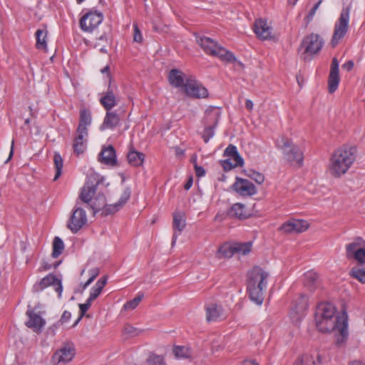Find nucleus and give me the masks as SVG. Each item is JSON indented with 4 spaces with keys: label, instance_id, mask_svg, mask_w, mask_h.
I'll use <instances>...</instances> for the list:
<instances>
[{
    "label": "nucleus",
    "instance_id": "16",
    "mask_svg": "<svg viewBox=\"0 0 365 365\" xmlns=\"http://www.w3.org/2000/svg\"><path fill=\"white\" fill-rule=\"evenodd\" d=\"M75 355V349L72 344H66L56 351L52 356V363L54 365L66 364L71 361Z\"/></svg>",
    "mask_w": 365,
    "mask_h": 365
},
{
    "label": "nucleus",
    "instance_id": "27",
    "mask_svg": "<svg viewBox=\"0 0 365 365\" xmlns=\"http://www.w3.org/2000/svg\"><path fill=\"white\" fill-rule=\"evenodd\" d=\"M227 215L230 218L245 220L250 216V213L246 210L245 205L237 202L233 204L228 210Z\"/></svg>",
    "mask_w": 365,
    "mask_h": 365
},
{
    "label": "nucleus",
    "instance_id": "42",
    "mask_svg": "<svg viewBox=\"0 0 365 365\" xmlns=\"http://www.w3.org/2000/svg\"><path fill=\"white\" fill-rule=\"evenodd\" d=\"M144 297L143 293L139 292L137 296L133 299L132 300H130L127 302L123 307L125 309H134L138 304L140 302V301L143 299Z\"/></svg>",
    "mask_w": 365,
    "mask_h": 365
},
{
    "label": "nucleus",
    "instance_id": "61",
    "mask_svg": "<svg viewBox=\"0 0 365 365\" xmlns=\"http://www.w3.org/2000/svg\"><path fill=\"white\" fill-rule=\"evenodd\" d=\"M253 106H254L253 102L251 100H250V99L246 100L245 107L247 110H252L253 108Z\"/></svg>",
    "mask_w": 365,
    "mask_h": 365
},
{
    "label": "nucleus",
    "instance_id": "62",
    "mask_svg": "<svg viewBox=\"0 0 365 365\" xmlns=\"http://www.w3.org/2000/svg\"><path fill=\"white\" fill-rule=\"evenodd\" d=\"M192 178H190L187 182L185 184L184 188L187 190H189L192 185Z\"/></svg>",
    "mask_w": 365,
    "mask_h": 365
},
{
    "label": "nucleus",
    "instance_id": "53",
    "mask_svg": "<svg viewBox=\"0 0 365 365\" xmlns=\"http://www.w3.org/2000/svg\"><path fill=\"white\" fill-rule=\"evenodd\" d=\"M92 301L87 299L84 304H79L81 317H83L91 305Z\"/></svg>",
    "mask_w": 365,
    "mask_h": 365
},
{
    "label": "nucleus",
    "instance_id": "4",
    "mask_svg": "<svg viewBox=\"0 0 365 365\" xmlns=\"http://www.w3.org/2000/svg\"><path fill=\"white\" fill-rule=\"evenodd\" d=\"M197 41L204 52L207 55L217 57L226 63H235L236 66L242 68L244 67V64L237 59L232 52L220 46L213 39L202 36Z\"/></svg>",
    "mask_w": 365,
    "mask_h": 365
},
{
    "label": "nucleus",
    "instance_id": "12",
    "mask_svg": "<svg viewBox=\"0 0 365 365\" xmlns=\"http://www.w3.org/2000/svg\"><path fill=\"white\" fill-rule=\"evenodd\" d=\"M51 285L55 287V289L58 293V296L60 297L63 292L61 281L53 274H48L41 279L40 282L34 284L33 286V291L35 292H40Z\"/></svg>",
    "mask_w": 365,
    "mask_h": 365
},
{
    "label": "nucleus",
    "instance_id": "25",
    "mask_svg": "<svg viewBox=\"0 0 365 365\" xmlns=\"http://www.w3.org/2000/svg\"><path fill=\"white\" fill-rule=\"evenodd\" d=\"M120 118L116 111L106 110V114L103 119V122L101 125V130L110 129L113 130L119 125Z\"/></svg>",
    "mask_w": 365,
    "mask_h": 365
},
{
    "label": "nucleus",
    "instance_id": "14",
    "mask_svg": "<svg viewBox=\"0 0 365 365\" xmlns=\"http://www.w3.org/2000/svg\"><path fill=\"white\" fill-rule=\"evenodd\" d=\"M232 187L233 190L243 197L252 196L257 193L256 187L252 182L238 177L236 178Z\"/></svg>",
    "mask_w": 365,
    "mask_h": 365
},
{
    "label": "nucleus",
    "instance_id": "19",
    "mask_svg": "<svg viewBox=\"0 0 365 365\" xmlns=\"http://www.w3.org/2000/svg\"><path fill=\"white\" fill-rule=\"evenodd\" d=\"M26 314L29 317L26 325L36 332H41L46 324V321L38 314L35 313L30 307Z\"/></svg>",
    "mask_w": 365,
    "mask_h": 365
},
{
    "label": "nucleus",
    "instance_id": "28",
    "mask_svg": "<svg viewBox=\"0 0 365 365\" xmlns=\"http://www.w3.org/2000/svg\"><path fill=\"white\" fill-rule=\"evenodd\" d=\"M91 121L92 117L91 111L86 108L81 110L79 124L76 133L88 132V127L91 125Z\"/></svg>",
    "mask_w": 365,
    "mask_h": 365
},
{
    "label": "nucleus",
    "instance_id": "48",
    "mask_svg": "<svg viewBox=\"0 0 365 365\" xmlns=\"http://www.w3.org/2000/svg\"><path fill=\"white\" fill-rule=\"evenodd\" d=\"M219 253L224 257H231L235 255V252L232 249V245L230 246L223 245L219 248Z\"/></svg>",
    "mask_w": 365,
    "mask_h": 365
},
{
    "label": "nucleus",
    "instance_id": "43",
    "mask_svg": "<svg viewBox=\"0 0 365 365\" xmlns=\"http://www.w3.org/2000/svg\"><path fill=\"white\" fill-rule=\"evenodd\" d=\"M322 1V0H319L317 4H315L314 6L309 11L308 14L304 19V27L305 28H307L308 26V25L309 24V23L312 21V19H313L314 16H315L316 12L317 11V9H319Z\"/></svg>",
    "mask_w": 365,
    "mask_h": 365
},
{
    "label": "nucleus",
    "instance_id": "56",
    "mask_svg": "<svg viewBox=\"0 0 365 365\" xmlns=\"http://www.w3.org/2000/svg\"><path fill=\"white\" fill-rule=\"evenodd\" d=\"M330 72L339 73V62L336 58H334L331 61Z\"/></svg>",
    "mask_w": 365,
    "mask_h": 365
},
{
    "label": "nucleus",
    "instance_id": "45",
    "mask_svg": "<svg viewBox=\"0 0 365 365\" xmlns=\"http://www.w3.org/2000/svg\"><path fill=\"white\" fill-rule=\"evenodd\" d=\"M120 208H121V207L120 206H118L117 202L115 204H111V205L106 204V205L101 210L102 215H104L106 216L112 215V214L116 212L117 211H118Z\"/></svg>",
    "mask_w": 365,
    "mask_h": 365
},
{
    "label": "nucleus",
    "instance_id": "7",
    "mask_svg": "<svg viewBox=\"0 0 365 365\" xmlns=\"http://www.w3.org/2000/svg\"><path fill=\"white\" fill-rule=\"evenodd\" d=\"M351 6L344 7L341 11L339 19L334 24V32L331 41L332 46L338 44L339 41L343 38L348 32L349 27Z\"/></svg>",
    "mask_w": 365,
    "mask_h": 365
},
{
    "label": "nucleus",
    "instance_id": "38",
    "mask_svg": "<svg viewBox=\"0 0 365 365\" xmlns=\"http://www.w3.org/2000/svg\"><path fill=\"white\" fill-rule=\"evenodd\" d=\"M53 163L56 169L54 180H56L61 175L63 167V160L59 153L55 152L53 155Z\"/></svg>",
    "mask_w": 365,
    "mask_h": 365
},
{
    "label": "nucleus",
    "instance_id": "5",
    "mask_svg": "<svg viewBox=\"0 0 365 365\" xmlns=\"http://www.w3.org/2000/svg\"><path fill=\"white\" fill-rule=\"evenodd\" d=\"M317 329L321 332L337 331L342 337H346L347 331V315L344 312L341 317L335 318L318 317L315 316Z\"/></svg>",
    "mask_w": 365,
    "mask_h": 365
},
{
    "label": "nucleus",
    "instance_id": "59",
    "mask_svg": "<svg viewBox=\"0 0 365 365\" xmlns=\"http://www.w3.org/2000/svg\"><path fill=\"white\" fill-rule=\"evenodd\" d=\"M109 71H110V68L108 66H105L103 68H102L101 70V72L102 73H107L108 74V76L109 78V83H111V76H110V74L109 73Z\"/></svg>",
    "mask_w": 365,
    "mask_h": 365
},
{
    "label": "nucleus",
    "instance_id": "46",
    "mask_svg": "<svg viewBox=\"0 0 365 365\" xmlns=\"http://www.w3.org/2000/svg\"><path fill=\"white\" fill-rule=\"evenodd\" d=\"M149 365H163L164 358L160 355L150 354L147 359Z\"/></svg>",
    "mask_w": 365,
    "mask_h": 365
},
{
    "label": "nucleus",
    "instance_id": "55",
    "mask_svg": "<svg viewBox=\"0 0 365 365\" xmlns=\"http://www.w3.org/2000/svg\"><path fill=\"white\" fill-rule=\"evenodd\" d=\"M195 174L198 178L203 177L205 175V170L202 167L199 166L196 163L194 165Z\"/></svg>",
    "mask_w": 365,
    "mask_h": 365
},
{
    "label": "nucleus",
    "instance_id": "6",
    "mask_svg": "<svg viewBox=\"0 0 365 365\" xmlns=\"http://www.w3.org/2000/svg\"><path fill=\"white\" fill-rule=\"evenodd\" d=\"M276 147L282 150L287 160L302 165L304 160L303 153L298 146L293 145L289 139L281 136L276 140Z\"/></svg>",
    "mask_w": 365,
    "mask_h": 365
},
{
    "label": "nucleus",
    "instance_id": "31",
    "mask_svg": "<svg viewBox=\"0 0 365 365\" xmlns=\"http://www.w3.org/2000/svg\"><path fill=\"white\" fill-rule=\"evenodd\" d=\"M169 82L175 88L184 86V74L178 69H172L168 75Z\"/></svg>",
    "mask_w": 365,
    "mask_h": 365
},
{
    "label": "nucleus",
    "instance_id": "10",
    "mask_svg": "<svg viewBox=\"0 0 365 365\" xmlns=\"http://www.w3.org/2000/svg\"><path fill=\"white\" fill-rule=\"evenodd\" d=\"M103 15L97 11H91L80 19L81 29L86 32H92L103 21Z\"/></svg>",
    "mask_w": 365,
    "mask_h": 365
},
{
    "label": "nucleus",
    "instance_id": "63",
    "mask_svg": "<svg viewBox=\"0 0 365 365\" xmlns=\"http://www.w3.org/2000/svg\"><path fill=\"white\" fill-rule=\"evenodd\" d=\"M93 281L94 279L92 277H89V279L82 286L83 289H86Z\"/></svg>",
    "mask_w": 365,
    "mask_h": 365
},
{
    "label": "nucleus",
    "instance_id": "32",
    "mask_svg": "<svg viewBox=\"0 0 365 365\" xmlns=\"http://www.w3.org/2000/svg\"><path fill=\"white\" fill-rule=\"evenodd\" d=\"M107 280L108 277L104 276L96 282V284L91 289L90 295L88 298L90 301L93 302L101 294L103 289L107 284Z\"/></svg>",
    "mask_w": 365,
    "mask_h": 365
},
{
    "label": "nucleus",
    "instance_id": "54",
    "mask_svg": "<svg viewBox=\"0 0 365 365\" xmlns=\"http://www.w3.org/2000/svg\"><path fill=\"white\" fill-rule=\"evenodd\" d=\"M233 163H235V165L237 167H241L244 164V160L240 156L239 153L237 155H233L232 158H230Z\"/></svg>",
    "mask_w": 365,
    "mask_h": 365
},
{
    "label": "nucleus",
    "instance_id": "33",
    "mask_svg": "<svg viewBox=\"0 0 365 365\" xmlns=\"http://www.w3.org/2000/svg\"><path fill=\"white\" fill-rule=\"evenodd\" d=\"M232 249L235 252V254L247 255L252 251V242H235L232 244Z\"/></svg>",
    "mask_w": 365,
    "mask_h": 365
},
{
    "label": "nucleus",
    "instance_id": "2",
    "mask_svg": "<svg viewBox=\"0 0 365 365\" xmlns=\"http://www.w3.org/2000/svg\"><path fill=\"white\" fill-rule=\"evenodd\" d=\"M356 148L343 145L336 150L329 160V171L331 176L340 178L346 173L356 159Z\"/></svg>",
    "mask_w": 365,
    "mask_h": 365
},
{
    "label": "nucleus",
    "instance_id": "1",
    "mask_svg": "<svg viewBox=\"0 0 365 365\" xmlns=\"http://www.w3.org/2000/svg\"><path fill=\"white\" fill-rule=\"evenodd\" d=\"M346 255L349 259L356 262V266L352 267L351 276L365 284V240L361 237H356L352 242L345 246Z\"/></svg>",
    "mask_w": 365,
    "mask_h": 365
},
{
    "label": "nucleus",
    "instance_id": "22",
    "mask_svg": "<svg viewBox=\"0 0 365 365\" xmlns=\"http://www.w3.org/2000/svg\"><path fill=\"white\" fill-rule=\"evenodd\" d=\"M88 133L82 132L76 133L73 142V153L76 155L79 156L83 154L86 149L87 138Z\"/></svg>",
    "mask_w": 365,
    "mask_h": 365
},
{
    "label": "nucleus",
    "instance_id": "51",
    "mask_svg": "<svg viewBox=\"0 0 365 365\" xmlns=\"http://www.w3.org/2000/svg\"><path fill=\"white\" fill-rule=\"evenodd\" d=\"M238 153L237 147L234 145H229L225 150L224 155L227 158H232Z\"/></svg>",
    "mask_w": 365,
    "mask_h": 365
},
{
    "label": "nucleus",
    "instance_id": "50",
    "mask_svg": "<svg viewBox=\"0 0 365 365\" xmlns=\"http://www.w3.org/2000/svg\"><path fill=\"white\" fill-rule=\"evenodd\" d=\"M133 31H134V34H133L134 41H135L137 43H141L143 41V36H142L141 32H140V29L137 24H133Z\"/></svg>",
    "mask_w": 365,
    "mask_h": 365
},
{
    "label": "nucleus",
    "instance_id": "64",
    "mask_svg": "<svg viewBox=\"0 0 365 365\" xmlns=\"http://www.w3.org/2000/svg\"><path fill=\"white\" fill-rule=\"evenodd\" d=\"M243 365H259L255 361H245Z\"/></svg>",
    "mask_w": 365,
    "mask_h": 365
},
{
    "label": "nucleus",
    "instance_id": "52",
    "mask_svg": "<svg viewBox=\"0 0 365 365\" xmlns=\"http://www.w3.org/2000/svg\"><path fill=\"white\" fill-rule=\"evenodd\" d=\"M221 165L225 171L231 170L232 169L237 168L236 165H235V163H232L231 159L230 158H227V159L222 161Z\"/></svg>",
    "mask_w": 365,
    "mask_h": 365
},
{
    "label": "nucleus",
    "instance_id": "44",
    "mask_svg": "<svg viewBox=\"0 0 365 365\" xmlns=\"http://www.w3.org/2000/svg\"><path fill=\"white\" fill-rule=\"evenodd\" d=\"M124 334H126L128 337H133L138 336L142 332V330L134 327L130 324H125L123 329Z\"/></svg>",
    "mask_w": 365,
    "mask_h": 365
},
{
    "label": "nucleus",
    "instance_id": "41",
    "mask_svg": "<svg viewBox=\"0 0 365 365\" xmlns=\"http://www.w3.org/2000/svg\"><path fill=\"white\" fill-rule=\"evenodd\" d=\"M36 46L38 49H45L46 48V32L38 29L36 32Z\"/></svg>",
    "mask_w": 365,
    "mask_h": 365
},
{
    "label": "nucleus",
    "instance_id": "60",
    "mask_svg": "<svg viewBox=\"0 0 365 365\" xmlns=\"http://www.w3.org/2000/svg\"><path fill=\"white\" fill-rule=\"evenodd\" d=\"M343 67L344 68H346L347 71H351L353 68V67H354V63H353V61H349L345 63L343 65Z\"/></svg>",
    "mask_w": 365,
    "mask_h": 365
},
{
    "label": "nucleus",
    "instance_id": "9",
    "mask_svg": "<svg viewBox=\"0 0 365 365\" xmlns=\"http://www.w3.org/2000/svg\"><path fill=\"white\" fill-rule=\"evenodd\" d=\"M184 90L188 96L194 98H204L209 95L207 89L192 76L186 79Z\"/></svg>",
    "mask_w": 365,
    "mask_h": 365
},
{
    "label": "nucleus",
    "instance_id": "20",
    "mask_svg": "<svg viewBox=\"0 0 365 365\" xmlns=\"http://www.w3.org/2000/svg\"><path fill=\"white\" fill-rule=\"evenodd\" d=\"M254 31L257 36L262 40H268L272 38V28L267 24L266 20L257 19L254 24Z\"/></svg>",
    "mask_w": 365,
    "mask_h": 365
},
{
    "label": "nucleus",
    "instance_id": "39",
    "mask_svg": "<svg viewBox=\"0 0 365 365\" xmlns=\"http://www.w3.org/2000/svg\"><path fill=\"white\" fill-rule=\"evenodd\" d=\"M339 83V73L330 72L328 79V88L330 93L336 91Z\"/></svg>",
    "mask_w": 365,
    "mask_h": 365
},
{
    "label": "nucleus",
    "instance_id": "57",
    "mask_svg": "<svg viewBox=\"0 0 365 365\" xmlns=\"http://www.w3.org/2000/svg\"><path fill=\"white\" fill-rule=\"evenodd\" d=\"M71 317V314L68 311H64L63 314L61 315L60 322L61 324L66 323Z\"/></svg>",
    "mask_w": 365,
    "mask_h": 365
},
{
    "label": "nucleus",
    "instance_id": "21",
    "mask_svg": "<svg viewBox=\"0 0 365 365\" xmlns=\"http://www.w3.org/2000/svg\"><path fill=\"white\" fill-rule=\"evenodd\" d=\"M220 113L218 112L215 113H208L207 114L206 119L207 121L213 122L212 125L207 126L204 129L202 138L205 143H207L210 138H212L215 135V128L217 126L219 118Z\"/></svg>",
    "mask_w": 365,
    "mask_h": 365
},
{
    "label": "nucleus",
    "instance_id": "23",
    "mask_svg": "<svg viewBox=\"0 0 365 365\" xmlns=\"http://www.w3.org/2000/svg\"><path fill=\"white\" fill-rule=\"evenodd\" d=\"M173 229L174 233L173 236L172 243L174 244L180 235L181 232L185 227V217L184 213L181 212H175L173 213Z\"/></svg>",
    "mask_w": 365,
    "mask_h": 365
},
{
    "label": "nucleus",
    "instance_id": "15",
    "mask_svg": "<svg viewBox=\"0 0 365 365\" xmlns=\"http://www.w3.org/2000/svg\"><path fill=\"white\" fill-rule=\"evenodd\" d=\"M116 86H112L110 83L104 93H102L99 99L101 106L106 110H110L116 106L119 102V98L115 93Z\"/></svg>",
    "mask_w": 365,
    "mask_h": 365
},
{
    "label": "nucleus",
    "instance_id": "30",
    "mask_svg": "<svg viewBox=\"0 0 365 365\" xmlns=\"http://www.w3.org/2000/svg\"><path fill=\"white\" fill-rule=\"evenodd\" d=\"M321 363V356L319 353L314 354H306L297 360L294 365H319Z\"/></svg>",
    "mask_w": 365,
    "mask_h": 365
},
{
    "label": "nucleus",
    "instance_id": "34",
    "mask_svg": "<svg viewBox=\"0 0 365 365\" xmlns=\"http://www.w3.org/2000/svg\"><path fill=\"white\" fill-rule=\"evenodd\" d=\"M144 154L140 152H137L135 150H131L128 153L127 155V158L128 163L135 167L140 166L143 164L144 161Z\"/></svg>",
    "mask_w": 365,
    "mask_h": 365
},
{
    "label": "nucleus",
    "instance_id": "24",
    "mask_svg": "<svg viewBox=\"0 0 365 365\" xmlns=\"http://www.w3.org/2000/svg\"><path fill=\"white\" fill-rule=\"evenodd\" d=\"M315 316L318 317L335 318L339 317L341 315L336 314V309L332 304L320 303L316 309Z\"/></svg>",
    "mask_w": 365,
    "mask_h": 365
},
{
    "label": "nucleus",
    "instance_id": "29",
    "mask_svg": "<svg viewBox=\"0 0 365 365\" xmlns=\"http://www.w3.org/2000/svg\"><path fill=\"white\" fill-rule=\"evenodd\" d=\"M222 308L216 304H210L206 308V318L208 322H215L222 317Z\"/></svg>",
    "mask_w": 365,
    "mask_h": 365
},
{
    "label": "nucleus",
    "instance_id": "26",
    "mask_svg": "<svg viewBox=\"0 0 365 365\" xmlns=\"http://www.w3.org/2000/svg\"><path fill=\"white\" fill-rule=\"evenodd\" d=\"M99 160L108 165H115L117 163L116 154L114 148L112 145L102 149L99 154Z\"/></svg>",
    "mask_w": 365,
    "mask_h": 365
},
{
    "label": "nucleus",
    "instance_id": "17",
    "mask_svg": "<svg viewBox=\"0 0 365 365\" xmlns=\"http://www.w3.org/2000/svg\"><path fill=\"white\" fill-rule=\"evenodd\" d=\"M308 308V298L305 294H302L299 302L292 308L289 316L294 323H298L305 315Z\"/></svg>",
    "mask_w": 365,
    "mask_h": 365
},
{
    "label": "nucleus",
    "instance_id": "37",
    "mask_svg": "<svg viewBox=\"0 0 365 365\" xmlns=\"http://www.w3.org/2000/svg\"><path fill=\"white\" fill-rule=\"evenodd\" d=\"M106 204V199L104 194L99 192L94 198L91 207L95 213L98 212Z\"/></svg>",
    "mask_w": 365,
    "mask_h": 365
},
{
    "label": "nucleus",
    "instance_id": "35",
    "mask_svg": "<svg viewBox=\"0 0 365 365\" xmlns=\"http://www.w3.org/2000/svg\"><path fill=\"white\" fill-rule=\"evenodd\" d=\"M173 352L177 359H190L192 357V350L185 346H175Z\"/></svg>",
    "mask_w": 365,
    "mask_h": 365
},
{
    "label": "nucleus",
    "instance_id": "13",
    "mask_svg": "<svg viewBox=\"0 0 365 365\" xmlns=\"http://www.w3.org/2000/svg\"><path fill=\"white\" fill-rule=\"evenodd\" d=\"M324 41L317 34H311L304 38L302 42V46L304 48L306 53L316 54L322 48Z\"/></svg>",
    "mask_w": 365,
    "mask_h": 365
},
{
    "label": "nucleus",
    "instance_id": "8",
    "mask_svg": "<svg viewBox=\"0 0 365 365\" xmlns=\"http://www.w3.org/2000/svg\"><path fill=\"white\" fill-rule=\"evenodd\" d=\"M105 178L99 175L98 173H90L86 182L81 188L79 198L83 202H90L92 200V198L96 192L97 187L101 184H103Z\"/></svg>",
    "mask_w": 365,
    "mask_h": 365
},
{
    "label": "nucleus",
    "instance_id": "49",
    "mask_svg": "<svg viewBox=\"0 0 365 365\" xmlns=\"http://www.w3.org/2000/svg\"><path fill=\"white\" fill-rule=\"evenodd\" d=\"M249 177L259 185L264 181V175L255 170H250Z\"/></svg>",
    "mask_w": 365,
    "mask_h": 365
},
{
    "label": "nucleus",
    "instance_id": "18",
    "mask_svg": "<svg viewBox=\"0 0 365 365\" xmlns=\"http://www.w3.org/2000/svg\"><path fill=\"white\" fill-rule=\"evenodd\" d=\"M308 227L309 224L306 220L292 219L285 222L279 227V230L285 233L302 232Z\"/></svg>",
    "mask_w": 365,
    "mask_h": 365
},
{
    "label": "nucleus",
    "instance_id": "40",
    "mask_svg": "<svg viewBox=\"0 0 365 365\" xmlns=\"http://www.w3.org/2000/svg\"><path fill=\"white\" fill-rule=\"evenodd\" d=\"M64 250V243L63 240L58 237H56L53 242V252L52 257L53 258H57Z\"/></svg>",
    "mask_w": 365,
    "mask_h": 365
},
{
    "label": "nucleus",
    "instance_id": "3",
    "mask_svg": "<svg viewBox=\"0 0 365 365\" xmlns=\"http://www.w3.org/2000/svg\"><path fill=\"white\" fill-rule=\"evenodd\" d=\"M269 274L259 266L254 267L247 274V292L251 301L257 305L264 302V292L267 287Z\"/></svg>",
    "mask_w": 365,
    "mask_h": 365
},
{
    "label": "nucleus",
    "instance_id": "47",
    "mask_svg": "<svg viewBox=\"0 0 365 365\" xmlns=\"http://www.w3.org/2000/svg\"><path fill=\"white\" fill-rule=\"evenodd\" d=\"M130 195H131L130 189L129 187H126L123 190L120 199L117 202V204L118 205V206L122 207L127 202V201L128 200V199L130 197Z\"/></svg>",
    "mask_w": 365,
    "mask_h": 365
},
{
    "label": "nucleus",
    "instance_id": "36",
    "mask_svg": "<svg viewBox=\"0 0 365 365\" xmlns=\"http://www.w3.org/2000/svg\"><path fill=\"white\" fill-rule=\"evenodd\" d=\"M318 276L315 272H307L304 274V286L311 292L314 291L317 286Z\"/></svg>",
    "mask_w": 365,
    "mask_h": 365
},
{
    "label": "nucleus",
    "instance_id": "58",
    "mask_svg": "<svg viewBox=\"0 0 365 365\" xmlns=\"http://www.w3.org/2000/svg\"><path fill=\"white\" fill-rule=\"evenodd\" d=\"M90 277H92L93 279H95L97 276L99 274V269L98 268H93L88 271Z\"/></svg>",
    "mask_w": 365,
    "mask_h": 365
},
{
    "label": "nucleus",
    "instance_id": "11",
    "mask_svg": "<svg viewBox=\"0 0 365 365\" xmlns=\"http://www.w3.org/2000/svg\"><path fill=\"white\" fill-rule=\"evenodd\" d=\"M87 222L86 211L79 207H75L67 223L68 228L73 232H78Z\"/></svg>",
    "mask_w": 365,
    "mask_h": 365
}]
</instances>
